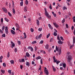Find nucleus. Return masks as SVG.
<instances>
[{
    "mask_svg": "<svg viewBox=\"0 0 75 75\" xmlns=\"http://www.w3.org/2000/svg\"><path fill=\"white\" fill-rule=\"evenodd\" d=\"M72 59V57L71 56H68V57L67 58V61L68 63L70 65H71V64H72V62H71V59Z\"/></svg>",
    "mask_w": 75,
    "mask_h": 75,
    "instance_id": "1",
    "label": "nucleus"
},
{
    "mask_svg": "<svg viewBox=\"0 0 75 75\" xmlns=\"http://www.w3.org/2000/svg\"><path fill=\"white\" fill-rule=\"evenodd\" d=\"M75 43V37H74L73 38V44L72 45H71L70 47V49H71L72 47H74V44Z\"/></svg>",
    "mask_w": 75,
    "mask_h": 75,
    "instance_id": "2",
    "label": "nucleus"
},
{
    "mask_svg": "<svg viewBox=\"0 0 75 75\" xmlns=\"http://www.w3.org/2000/svg\"><path fill=\"white\" fill-rule=\"evenodd\" d=\"M45 14L46 16L47 17V18H50L51 17V16L50 15H49V14L47 12V11L45 12Z\"/></svg>",
    "mask_w": 75,
    "mask_h": 75,
    "instance_id": "3",
    "label": "nucleus"
},
{
    "mask_svg": "<svg viewBox=\"0 0 75 75\" xmlns=\"http://www.w3.org/2000/svg\"><path fill=\"white\" fill-rule=\"evenodd\" d=\"M5 30L6 34H8V27L7 26L5 27Z\"/></svg>",
    "mask_w": 75,
    "mask_h": 75,
    "instance_id": "4",
    "label": "nucleus"
},
{
    "mask_svg": "<svg viewBox=\"0 0 75 75\" xmlns=\"http://www.w3.org/2000/svg\"><path fill=\"white\" fill-rule=\"evenodd\" d=\"M58 53L59 55L61 54V48H60L58 49Z\"/></svg>",
    "mask_w": 75,
    "mask_h": 75,
    "instance_id": "5",
    "label": "nucleus"
},
{
    "mask_svg": "<svg viewBox=\"0 0 75 75\" xmlns=\"http://www.w3.org/2000/svg\"><path fill=\"white\" fill-rule=\"evenodd\" d=\"M15 25L16 28V30H18V31H19V28H20V27H19L17 23H16Z\"/></svg>",
    "mask_w": 75,
    "mask_h": 75,
    "instance_id": "6",
    "label": "nucleus"
},
{
    "mask_svg": "<svg viewBox=\"0 0 75 75\" xmlns=\"http://www.w3.org/2000/svg\"><path fill=\"white\" fill-rule=\"evenodd\" d=\"M19 62H25V60L24 59H20L19 60Z\"/></svg>",
    "mask_w": 75,
    "mask_h": 75,
    "instance_id": "7",
    "label": "nucleus"
},
{
    "mask_svg": "<svg viewBox=\"0 0 75 75\" xmlns=\"http://www.w3.org/2000/svg\"><path fill=\"white\" fill-rule=\"evenodd\" d=\"M11 47L13 48L15 46V44L12 41H11Z\"/></svg>",
    "mask_w": 75,
    "mask_h": 75,
    "instance_id": "8",
    "label": "nucleus"
},
{
    "mask_svg": "<svg viewBox=\"0 0 75 75\" xmlns=\"http://www.w3.org/2000/svg\"><path fill=\"white\" fill-rule=\"evenodd\" d=\"M58 43L60 45H61V44H62L63 43V42L61 41V39H59V40L58 41Z\"/></svg>",
    "mask_w": 75,
    "mask_h": 75,
    "instance_id": "9",
    "label": "nucleus"
},
{
    "mask_svg": "<svg viewBox=\"0 0 75 75\" xmlns=\"http://www.w3.org/2000/svg\"><path fill=\"white\" fill-rule=\"evenodd\" d=\"M3 9L5 13H7V9H6L5 8H3Z\"/></svg>",
    "mask_w": 75,
    "mask_h": 75,
    "instance_id": "10",
    "label": "nucleus"
},
{
    "mask_svg": "<svg viewBox=\"0 0 75 75\" xmlns=\"http://www.w3.org/2000/svg\"><path fill=\"white\" fill-rule=\"evenodd\" d=\"M11 32L13 35H14V34H15V31L13 30H11Z\"/></svg>",
    "mask_w": 75,
    "mask_h": 75,
    "instance_id": "11",
    "label": "nucleus"
},
{
    "mask_svg": "<svg viewBox=\"0 0 75 75\" xmlns=\"http://www.w3.org/2000/svg\"><path fill=\"white\" fill-rule=\"evenodd\" d=\"M24 11H25V12H26V11H27V6H25L24 7Z\"/></svg>",
    "mask_w": 75,
    "mask_h": 75,
    "instance_id": "12",
    "label": "nucleus"
},
{
    "mask_svg": "<svg viewBox=\"0 0 75 75\" xmlns=\"http://www.w3.org/2000/svg\"><path fill=\"white\" fill-rule=\"evenodd\" d=\"M45 73L47 75H48L49 74L48 73V71L47 70H45Z\"/></svg>",
    "mask_w": 75,
    "mask_h": 75,
    "instance_id": "13",
    "label": "nucleus"
},
{
    "mask_svg": "<svg viewBox=\"0 0 75 75\" xmlns=\"http://www.w3.org/2000/svg\"><path fill=\"white\" fill-rule=\"evenodd\" d=\"M37 24L38 25H40V21H39L38 20H37Z\"/></svg>",
    "mask_w": 75,
    "mask_h": 75,
    "instance_id": "14",
    "label": "nucleus"
},
{
    "mask_svg": "<svg viewBox=\"0 0 75 75\" xmlns=\"http://www.w3.org/2000/svg\"><path fill=\"white\" fill-rule=\"evenodd\" d=\"M10 62H11V64H14V60H11L10 61Z\"/></svg>",
    "mask_w": 75,
    "mask_h": 75,
    "instance_id": "15",
    "label": "nucleus"
},
{
    "mask_svg": "<svg viewBox=\"0 0 75 75\" xmlns=\"http://www.w3.org/2000/svg\"><path fill=\"white\" fill-rule=\"evenodd\" d=\"M48 26L49 28H50V29H51L52 30V29H53V28L52 27H51V25H50V24H48Z\"/></svg>",
    "mask_w": 75,
    "mask_h": 75,
    "instance_id": "16",
    "label": "nucleus"
},
{
    "mask_svg": "<svg viewBox=\"0 0 75 75\" xmlns=\"http://www.w3.org/2000/svg\"><path fill=\"white\" fill-rule=\"evenodd\" d=\"M48 26L49 28H50V29H51L52 30V29H53V28L52 27H51V25H50V24H48Z\"/></svg>",
    "mask_w": 75,
    "mask_h": 75,
    "instance_id": "17",
    "label": "nucleus"
},
{
    "mask_svg": "<svg viewBox=\"0 0 75 75\" xmlns=\"http://www.w3.org/2000/svg\"><path fill=\"white\" fill-rule=\"evenodd\" d=\"M26 65L28 67H29V66H30V63L29 62H26Z\"/></svg>",
    "mask_w": 75,
    "mask_h": 75,
    "instance_id": "18",
    "label": "nucleus"
},
{
    "mask_svg": "<svg viewBox=\"0 0 75 75\" xmlns=\"http://www.w3.org/2000/svg\"><path fill=\"white\" fill-rule=\"evenodd\" d=\"M41 57L40 56H38L36 58V59H41Z\"/></svg>",
    "mask_w": 75,
    "mask_h": 75,
    "instance_id": "19",
    "label": "nucleus"
},
{
    "mask_svg": "<svg viewBox=\"0 0 75 75\" xmlns=\"http://www.w3.org/2000/svg\"><path fill=\"white\" fill-rule=\"evenodd\" d=\"M52 67L53 68L54 71H56V69H55V68L54 66H52Z\"/></svg>",
    "mask_w": 75,
    "mask_h": 75,
    "instance_id": "20",
    "label": "nucleus"
},
{
    "mask_svg": "<svg viewBox=\"0 0 75 75\" xmlns=\"http://www.w3.org/2000/svg\"><path fill=\"white\" fill-rule=\"evenodd\" d=\"M49 47V46H48V45H47L45 46V49L48 50V49Z\"/></svg>",
    "mask_w": 75,
    "mask_h": 75,
    "instance_id": "21",
    "label": "nucleus"
},
{
    "mask_svg": "<svg viewBox=\"0 0 75 75\" xmlns=\"http://www.w3.org/2000/svg\"><path fill=\"white\" fill-rule=\"evenodd\" d=\"M20 5L21 6H23V1H21L20 4Z\"/></svg>",
    "mask_w": 75,
    "mask_h": 75,
    "instance_id": "22",
    "label": "nucleus"
},
{
    "mask_svg": "<svg viewBox=\"0 0 75 75\" xmlns=\"http://www.w3.org/2000/svg\"><path fill=\"white\" fill-rule=\"evenodd\" d=\"M26 55L27 57H29V56H30V54H29L28 52H27L26 53Z\"/></svg>",
    "mask_w": 75,
    "mask_h": 75,
    "instance_id": "23",
    "label": "nucleus"
},
{
    "mask_svg": "<svg viewBox=\"0 0 75 75\" xmlns=\"http://www.w3.org/2000/svg\"><path fill=\"white\" fill-rule=\"evenodd\" d=\"M35 43H37V41H34L32 42V44H34Z\"/></svg>",
    "mask_w": 75,
    "mask_h": 75,
    "instance_id": "24",
    "label": "nucleus"
},
{
    "mask_svg": "<svg viewBox=\"0 0 75 75\" xmlns=\"http://www.w3.org/2000/svg\"><path fill=\"white\" fill-rule=\"evenodd\" d=\"M23 34L24 35V38H27V35H26V34H25V33H24Z\"/></svg>",
    "mask_w": 75,
    "mask_h": 75,
    "instance_id": "25",
    "label": "nucleus"
},
{
    "mask_svg": "<svg viewBox=\"0 0 75 75\" xmlns=\"http://www.w3.org/2000/svg\"><path fill=\"white\" fill-rule=\"evenodd\" d=\"M13 12L14 14L16 13V11H15V9L14 8L13 9Z\"/></svg>",
    "mask_w": 75,
    "mask_h": 75,
    "instance_id": "26",
    "label": "nucleus"
},
{
    "mask_svg": "<svg viewBox=\"0 0 75 75\" xmlns=\"http://www.w3.org/2000/svg\"><path fill=\"white\" fill-rule=\"evenodd\" d=\"M63 67L64 68H66V64H65V63L63 64Z\"/></svg>",
    "mask_w": 75,
    "mask_h": 75,
    "instance_id": "27",
    "label": "nucleus"
},
{
    "mask_svg": "<svg viewBox=\"0 0 75 75\" xmlns=\"http://www.w3.org/2000/svg\"><path fill=\"white\" fill-rule=\"evenodd\" d=\"M8 73L10 74H11V70H8Z\"/></svg>",
    "mask_w": 75,
    "mask_h": 75,
    "instance_id": "28",
    "label": "nucleus"
},
{
    "mask_svg": "<svg viewBox=\"0 0 75 75\" xmlns=\"http://www.w3.org/2000/svg\"><path fill=\"white\" fill-rule=\"evenodd\" d=\"M25 3L26 4V5H28V1H27V0H26L25 1Z\"/></svg>",
    "mask_w": 75,
    "mask_h": 75,
    "instance_id": "29",
    "label": "nucleus"
},
{
    "mask_svg": "<svg viewBox=\"0 0 75 75\" xmlns=\"http://www.w3.org/2000/svg\"><path fill=\"white\" fill-rule=\"evenodd\" d=\"M54 36H57V33L55 32H54Z\"/></svg>",
    "mask_w": 75,
    "mask_h": 75,
    "instance_id": "30",
    "label": "nucleus"
},
{
    "mask_svg": "<svg viewBox=\"0 0 75 75\" xmlns=\"http://www.w3.org/2000/svg\"><path fill=\"white\" fill-rule=\"evenodd\" d=\"M63 10H67V8L65 7H63Z\"/></svg>",
    "mask_w": 75,
    "mask_h": 75,
    "instance_id": "31",
    "label": "nucleus"
},
{
    "mask_svg": "<svg viewBox=\"0 0 75 75\" xmlns=\"http://www.w3.org/2000/svg\"><path fill=\"white\" fill-rule=\"evenodd\" d=\"M5 20L6 21H7V22H8V21H9L8 20V19H7L6 18H5Z\"/></svg>",
    "mask_w": 75,
    "mask_h": 75,
    "instance_id": "32",
    "label": "nucleus"
},
{
    "mask_svg": "<svg viewBox=\"0 0 75 75\" xmlns=\"http://www.w3.org/2000/svg\"><path fill=\"white\" fill-rule=\"evenodd\" d=\"M10 57V53H9V52H8L7 54V57L8 58V57Z\"/></svg>",
    "mask_w": 75,
    "mask_h": 75,
    "instance_id": "33",
    "label": "nucleus"
},
{
    "mask_svg": "<svg viewBox=\"0 0 75 75\" xmlns=\"http://www.w3.org/2000/svg\"><path fill=\"white\" fill-rule=\"evenodd\" d=\"M50 34L49 33L48 35H47V38H49V37H50Z\"/></svg>",
    "mask_w": 75,
    "mask_h": 75,
    "instance_id": "34",
    "label": "nucleus"
},
{
    "mask_svg": "<svg viewBox=\"0 0 75 75\" xmlns=\"http://www.w3.org/2000/svg\"><path fill=\"white\" fill-rule=\"evenodd\" d=\"M30 31L32 33H33V32H34V29L33 28H31L30 29Z\"/></svg>",
    "mask_w": 75,
    "mask_h": 75,
    "instance_id": "35",
    "label": "nucleus"
},
{
    "mask_svg": "<svg viewBox=\"0 0 75 75\" xmlns=\"http://www.w3.org/2000/svg\"><path fill=\"white\" fill-rule=\"evenodd\" d=\"M0 33L1 34H3V31L1 29H0Z\"/></svg>",
    "mask_w": 75,
    "mask_h": 75,
    "instance_id": "36",
    "label": "nucleus"
},
{
    "mask_svg": "<svg viewBox=\"0 0 75 75\" xmlns=\"http://www.w3.org/2000/svg\"><path fill=\"white\" fill-rule=\"evenodd\" d=\"M56 50L57 51H58V47L57 46H56Z\"/></svg>",
    "mask_w": 75,
    "mask_h": 75,
    "instance_id": "37",
    "label": "nucleus"
},
{
    "mask_svg": "<svg viewBox=\"0 0 75 75\" xmlns=\"http://www.w3.org/2000/svg\"><path fill=\"white\" fill-rule=\"evenodd\" d=\"M4 28H5V27L4 26H3L2 28V30L4 31Z\"/></svg>",
    "mask_w": 75,
    "mask_h": 75,
    "instance_id": "38",
    "label": "nucleus"
},
{
    "mask_svg": "<svg viewBox=\"0 0 75 75\" xmlns=\"http://www.w3.org/2000/svg\"><path fill=\"white\" fill-rule=\"evenodd\" d=\"M14 51L15 52H17V49L16 48H15Z\"/></svg>",
    "mask_w": 75,
    "mask_h": 75,
    "instance_id": "39",
    "label": "nucleus"
},
{
    "mask_svg": "<svg viewBox=\"0 0 75 75\" xmlns=\"http://www.w3.org/2000/svg\"><path fill=\"white\" fill-rule=\"evenodd\" d=\"M38 31H42V28H39L38 29Z\"/></svg>",
    "mask_w": 75,
    "mask_h": 75,
    "instance_id": "40",
    "label": "nucleus"
},
{
    "mask_svg": "<svg viewBox=\"0 0 75 75\" xmlns=\"http://www.w3.org/2000/svg\"><path fill=\"white\" fill-rule=\"evenodd\" d=\"M60 39H61V40H62V41H64V38H63V37L62 36L60 37Z\"/></svg>",
    "mask_w": 75,
    "mask_h": 75,
    "instance_id": "41",
    "label": "nucleus"
},
{
    "mask_svg": "<svg viewBox=\"0 0 75 75\" xmlns=\"http://www.w3.org/2000/svg\"><path fill=\"white\" fill-rule=\"evenodd\" d=\"M43 42H44V41L43 40H41V41L40 42V44H43Z\"/></svg>",
    "mask_w": 75,
    "mask_h": 75,
    "instance_id": "42",
    "label": "nucleus"
},
{
    "mask_svg": "<svg viewBox=\"0 0 75 75\" xmlns=\"http://www.w3.org/2000/svg\"><path fill=\"white\" fill-rule=\"evenodd\" d=\"M57 38L58 40H59H59H61V39L59 38V35H57Z\"/></svg>",
    "mask_w": 75,
    "mask_h": 75,
    "instance_id": "43",
    "label": "nucleus"
},
{
    "mask_svg": "<svg viewBox=\"0 0 75 75\" xmlns=\"http://www.w3.org/2000/svg\"><path fill=\"white\" fill-rule=\"evenodd\" d=\"M52 41H53V38H52L50 40V42H52Z\"/></svg>",
    "mask_w": 75,
    "mask_h": 75,
    "instance_id": "44",
    "label": "nucleus"
},
{
    "mask_svg": "<svg viewBox=\"0 0 75 75\" xmlns=\"http://www.w3.org/2000/svg\"><path fill=\"white\" fill-rule=\"evenodd\" d=\"M1 72L3 73V74H4V71L3 70H1Z\"/></svg>",
    "mask_w": 75,
    "mask_h": 75,
    "instance_id": "45",
    "label": "nucleus"
},
{
    "mask_svg": "<svg viewBox=\"0 0 75 75\" xmlns=\"http://www.w3.org/2000/svg\"><path fill=\"white\" fill-rule=\"evenodd\" d=\"M42 36V34H40L39 36H38V37L39 38H41V37Z\"/></svg>",
    "mask_w": 75,
    "mask_h": 75,
    "instance_id": "46",
    "label": "nucleus"
},
{
    "mask_svg": "<svg viewBox=\"0 0 75 75\" xmlns=\"http://www.w3.org/2000/svg\"><path fill=\"white\" fill-rule=\"evenodd\" d=\"M2 36L3 37H6V35L4 33L2 35Z\"/></svg>",
    "mask_w": 75,
    "mask_h": 75,
    "instance_id": "47",
    "label": "nucleus"
},
{
    "mask_svg": "<svg viewBox=\"0 0 75 75\" xmlns=\"http://www.w3.org/2000/svg\"><path fill=\"white\" fill-rule=\"evenodd\" d=\"M8 14L9 16H12L11 13L10 12H8Z\"/></svg>",
    "mask_w": 75,
    "mask_h": 75,
    "instance_id": "48",
    "label": "nucleus"
},
{
    "mask_svg": "<svg viewBox=\"0 0 75 75\" xmlns=\"http://www.w3.org/2000/svg\"><path fill=\"white\" fill-rule=\"evenodd\" d=\"M65 19H63V20H62V23H64V22H65Z\"/></svg>",
    "mask_w": 75,
    "mask_h": 75,
    "instance_id": "49",
    "label": "nucleus"
},
{
    "mask_svg": "<svg viewBox=\"0 0 75 75\" xmlns=\"http://www.w3.org/2000/svg\"><path fill=\"white\" fill-rule=\"evenodd\" d=\"M3 66L4 67H5L6 66V64L5 63H3Z\"/></svg>",
    "mask_w": 75,
    "mask_h": 75,
    "instance_id": "50",
    "label": "nucleus"
},
{
    "mask_svg": "<svg viewBox=\"0 0 75 75\" xmlns=\"http://www.w3.org/2000/svg\"><path fill=\"white\" fill-rule=\"evenodd\" d=\"M59 62H60L59 61H57L56 62V64H59Z\"/></svg>",
    "mask_w": 75,
    "mask_h": 75,
    "instance_id": "51",
    "label": "nucleus"
},
{
    "mask_svg": "<svg viewBox=\"0 0 75 75\" xmlns=\"http://www.w3.org/2000/svg\"><path fill=\"white\" fill-rule=\"evenodd\" d=\"M35 38L36 40H38V38H39V37H38V36H37L36 38Z\"/></svg>",
    "mask_w": 75,
    "mask_h": 75,
    "instance_id": "52",
    "label": "nucleus"
},
{
    "mask_svg": "<svg viewBox=\"0 0 75 75\" xmlns=\"http://www.w3.org/2000/svg\"><path fill=\"white\" fill-rule=\"evenodd\" d=\"M66 26L67 28H68L69 27H68V24H66Z\"/></svg>",
    "mask_w": 75,
    "mask_h": 75,
    "instance_id": "53",
    "label": "nucleus"
},
{
    "mask_svg": "<svg viewBox=\"0 0 75 75\" xmlns=\"http://www.w3.org/2000/svg\"><path fill=\"white\" fill-rule=\"evenodd\" d=\"M55 27H56V28H58V27H59V25H56L55 26Z\"/></svg>",
    "mask_w": 75,
    "mask_h": 75,
    "instance_id": "54",
    "label": "nucleus"
},
{
    "mask_svg": "<svg viewBox=\"0 0 75 75\" xmlns=\"http://www.w3.org/2000/svg\"><path fill=\"white\" fill-rule=\"evenodd\" d=\"M40 64H42V59H41V60H40Z\"/></svg>",
    "mask_w": 75,
    "mask_h": 75,
    "instance_id": "55",
    "label": "nucleus"
},
{
    "mask_svg": "<svg viewBox=\"0 0 75 75\" xmlns=\"http://www.w3.org/2000/svg\"><path fill=\"white\" fill-rule=\"evenodd\" d=\"M1 21L2 23H3V19L1 18Z\"/></svg>",
    "mask_w": 75,
    "mask_h": 75,
    "instance_id": "56",
    "label": "nucleus"
},
{
    "mask_svg": "<svg viewBox=\"0 0 75 75\" xmlns=\"http://www.w3.org/2000/svg\"><path fill=\"white\" fill-rule=\"evenodd\" d=\"M20 38L21 39V40H23V39H24V38H23V37H22V36H21L20 37Z\"/></svg>",
    "mask_w": 75,
    "mask_h": 75,
    "instance_id": "57",
    "label": "nucleus"
},
{
    "mask_svg": "<svg viewBox=\"0 0 75 75\" xmlns=\"http://www.w3.org/2000/svg\"><path fill=\"white\" fill-rule=\"evenodd\" d=\"M23 66L21 65H20V68H21V69H23Z\"/></svg>",
    "mask_w": 75,
    "mask_h": 75,
    "instance_id": "58",
    "label": "nucleus"
},
{
    "mask_svg": "<svg viewBox=\"0 0 75 75\" xmlns=\"http://www.w3.org/2000/svg\"><path fill=\"white\" fill-rule=\"evenodd\" d=\"M49 8H50V10H52V6H51V5L50 6H49Z\"/></svg>",
    "mask_w": 75,
    "mask_h": 75,
    "instance_id": "59",
    "label": "nucleus"
},
{
    "mask_svg": "<svg viewBox=\"0 0 75 75\" xmlns=\"http://www.w3.org/2000/svg\"><path fill=\"white\" fill-rule=\"evenodd\" d=\"M74 35H75V28H74Z\"/></svg>",
    "mask_w": 75,
    "mask_h": 75,
    "instance_id": "60",
    "label": "nucleus"
},
{
    "mask_svg": "<svg viewBox=\"0 0 75 75\" xmlns=\"http://www.w3.org/2000/svg\"><path fill=\"white\" fill-rule=\"evenodd\" d=\"M18 45H21V43L20 41H18Z\"/></svg>",
    "mask_w": 75,
    "mask_h": 75,
    "instance_id": "61",
    "label": "nucleus"
},
{
    "mask_svg": "<svg viewBox=\"0 0 75 75\" xmlns=\"http://www.w3.org/2000/svg\"><path fill=\"white\" fill-rule=\"evenodd\" d=\"M3 58V56H1L0 57V59H2Z\"/></svg>",
    "mask_w": 75,
    "mask_h": 75,
    "instance_id": "62",
    "label": "nucleus"
},
{
    "mask_svg": "<svg viewBox=\"0 0 75 75\" xmlns=\"http://www.w3.org/2000/svg\"><path fill=\"white\" fill-rule=\"evenodd\" d=\"M53 58L54 60H55L56 59V58H55V56H54L53 57Z\"/></svg>",
    "mask_w": 75,
    "mask_h": 75,
    "instance_id": "63",
    "label": "nucleus"
},
{
    "mask_svg": "<svg viewBox=\"0 0 75 75\" xmlns=\"http://www.w3.org/2000/svg\"><path fill=\"white\" fill-rule=\"evenodd\" d=\"M35 51H37V47L35 46Z\"/></svg>",
    "mask_w": 75,
    "mask_h": 75,
    "instance_id": "64",
    "label": "nucleus"
}]
</instances>
